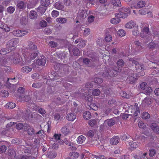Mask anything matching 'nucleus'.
<instances>
[{"label":"nucleus","instance_id":"nucleus-1","mask_svg":"<svg viewBox=\"0 0 159 159\" xmlns=\"http://www.w3.org/2000/svg\"><path fill=\"white\" fill-rule=\"evenodd\" d=\"M116 67L115 68H111V69L109 68H105V70L102 72L99 73V75H101L104 77H112L114 76L117 74L118 71V69Z\"/></svg>","mask_w":159,"mask_h":159},{"label":"nucleus","instance_id":"nucleus-2","mask_svg":"<svg viewBox=\"0 0 159 159\" xmlns=\"http://www.w3.org/2000/svg\"><path fill=\"white\" fill-rule=\"evenodd\" d=\"M45 92L44 91H36L34 93V96L39 100H43L45 98Z\"/></svg>","mask_w":159,"mask_h":159},{"label":"nucleus","instance_id":"nucleus-3","mask_svg":"<svg viewBox=\"0 0 159 159\" xmlns=\"http://www.w3.org/2000/svg\"><path fill=\"white\" fill-rule=\"evenodd\" d=\"M12 34L17 37L22 36L26 35L28 34L26 30H15L12 32Z\"/></svg>","mask_w":159,"mask_h":159},{"label":"nucleus","instance_id":"nucleus-4","mask_svg":"<svg viewBox=\"0 0 159 159\" xmlns=\"http://www.w3.org/2000/svg\"><path fill=\"white\" fill-rule=\"evenodd\" d=\"M17 44V40L15 39H12L9 41L8 43L6 45V47L7 49L11 50V51L14 49V47Z\"/></svg>","mask_w":159,"mask_h":159},{"label":"nucleus","instance_id":"nucleus-5","mask_svg":"<svg viewBox=\"0 0 159 159\" xmlns=\"http://www.w3.org/2000/svg\"><path fill=\"white\" fill-rule=\"evenodd\" d=\"M136 77V75L133 74L129 75L126 79L127 83L130 84H133L135 83L137 80V79L135 77Z\"/></svg>","mask_w":159,"mask_h":159},{"label":"nucleus","instance_id":"nucleus-6","mask_svg":"<svg viewBox=\"0 0 159 159\" xmlns=\"http://www.w3.org/2000/svg\"><path fill=\"white\" fill-rule=\"evenodd\" d=\"M150 127L156 134H159V126L157 123L153 122L151 124L149 125Z\"/></svg>","mask_w":159,"mask_h":159},{"label":"nucleus","instance_id":"nucleus-7","mask_svg":"<svg viewBox=\"0 0 159 159\" xmlns=\"http://www.w3.org/2000/svg\"><path fill=\"white\" fill-rule=\"evenodd\" d=\"M150 34L149 29L147 27H144L140 34V36L142 38L145 37Z\"/></svg>","mask_w":159,"mask_h":159},{"label":"nucleus","instance_id":"nucleus-8","mask_svg":"<svg viewBox=\"0 0 159 159\" xmlns=\"http://www.w3.org/2000/svg\"><path fill=\"white\" fill-rule=\"evenodd\" d=\"M61 72L63 73L65 75L67 74L69 72V66L66 64L61 65Z\"/></svg>","mask_w":159,"mask_h":159},{"label":"nucleus","instance_id":"nucleus-9","mask_svg":"<svg viewBox=\"0 0 159 159\" xmlns=\"http://www.w3.org/2000/svg\"><path fill=\"white\" fill-rule=\"evenodd\" d=\"M120 139V137L118 136H114L110 140L111 144L112 145H117L119 142Z\"/></svg>","mask_w":159,"mask_h":159},{"label":"nucleus","instance_id":"nucleus-10","mask_svg":"<svg viewBox=\"0 0 159 159\" xmlns=\"http://www.w3.org/2000/svg\"><path fill=\"white\" fill-rule=\"evenodd\" d=\"M119 11H120V12L115 14L116 17L125 18L128 16V14L127 13H126L123 11L122 12V11L120 10Z\"/></svg>","mask_w":159,"mask_h":159},{"label":"nucleus","instance_id":"nucleus-11","mask_svg":"<svg viewBox=\"0 0 159 159\" xmlns=\"http://www.w3.org/2000/svg\"><path fill=\"white\" fill-rule=\"evenodd\" d=\"M79 59L80 60H82L84 64V65H89L88 66L89 67H91L93 68L95 66L94 64L92 65L89 64L90 63H91V61H90V59L89 58H86L83 59L82 57H81Z\"/></svg>","mask_w":159,"mask_h":159},{"label":"nucleus","instance_id":"nucleus-12","mask_svg":"<svg viewBox=\"0 0 159 159\" xmlns=\"http://www.w3.org/2000/svg\"><path fill=\"white\" fill-rule=\"evenodd\" d=\"M54 7L56 9L59 10L63 11H65L66 10V9L64 8V6L62 5V3L61 2H56L54 5Z\"/></svg>","mask_w":159,"mask_h":159},{"label":"nucleus","instance_id":"nucleus-13","mask_svg":"<svg viewBox=\"0 0 159 159\" xmlns=\"http://www.w3.org/2000/svg\"><path fill=\"white\" fill-rule=\"evenodd\" d=\"M75 113H69L67 115L66 118L69 121H73L76 118Z\"/></svg>","mask_w":159,"mask_h":159},{"label":"nucleus","instance_id":"nucleus-14","mask_svg":"<svg viewBox=\"0 0 159 159\" xmlns=\"http://www.w3.org/2000/svg\"><path fill=\"white\" fill-rule=\"evenodd\" d=\"M46 58L44 57H41L39 58L37 60V62L39 65L44 66L46 62Z\"/></svg>","mask_w":159,"mask_h":159},{"label":"nucleus","instance_id":"nucleus-15","mask_svg":"<svg viewBox=\"0 0 159 159\" xmlns=\"http://www.w3.org/2000/svg\"><path fill=\"white\" fill-rule=\"evenodd\" d=\"M105 122L107 123L109 126L111 127L115 125L116 121L113 119H110L105 120Z\"/></svg>","mask_w":159,"mask_h":159},{"label":"nucleus","instance_id":"nucleus-16","mask_svg":"<svg viewBox=\"0 0 159 159\" xmlns=\"http://www.w3.org/2000/svg\"><path fill=\"white\" fill-rule=\"evenodd\" d=\"M32 68L28 66H25L22 67L21 70V71L22 72L26 73L30 72Z\"/></svg>","mask_w":159,"mask_h":159},{"label":"nucleus","instance_id":"nucleus-17","mask_svg":"<svg viewBox=\"0 0 159 159\" xmlns=\"http://www.w3.org/2000/svg\"><path fill=\"white\" fill-rule=\"evenodd\" d=\"M56 56L58 59L62 60L66 57V54L63 52H57L56 53Z\"/></svg>","mask_w":159,"mask_h":159},{"label":"nucleus","instance_id":"nucleus-18","mask_svg":"<svg viewBox=\"0 0 159 159\" xmlns=\"http://www.w3.org/2000/svg\"><path fill=\"white\" fill-rule=\"evenodd\" d=\"M111 4L114 6L116 7H120L121 4L120 0H111Z\"/></svg>","mask_w":159,"mask_h":159},{"label":"nucleus","instance_id":"nucleus-19","mask_svg":"<svg viewBox=\"0 0 159 159\" xmlns=\"http://www.w3.org/2000/svg\"><path fill=\"white\" fill-rule=\"evenodd\" d=\"M38 16L37 12L34 11H31L30 13V17L31 19H35Z\"/></svg>","mask_w":159,"mask_h":159},{"label":"nucleus","instance_id":"nucleus-20","mask_svg":"<svg viewBox=\"0 0 159 159\" xmlns=\"http://www.w3.org/2000/svg\"><path fill=\"white\" fill-rule=\"evenodd\" d=\"M40 3L42 6L47 7L50 4V0H41Z\"/></svg>","mask_w":159,"mask_h":159},{"label":"nucleus","instance_id":"nucleus-21","mask_svg":"<svg viewBox=\"0 0 159 159\" xmlns=\"http://www.w3.org/2000/svg\"><path fill=\"white\" fill-rule=\"evenodd\" d=\"M17 8L19 9H23L25 7V3L22 1H18L16 5Z\"/></svg>","mask_w":159,"mask_h":159},{"label":"nucleus","instance_id":"nucleus-22","mask_svg":"<svg viewBox=\"0 0 159 159\" xmlns=\"http://www.w3.org/2000/svg\"><path fill=\"white\" fill-rule=\"evenodd\" d=\"M135 25V23L133 21H131L126 23L125 24V26L126 28L131 29L134 27Z\"/></svg>","mask_w":159,"mask_h":159},{"label":"nucleus","instance_id":"nucleus-23","mask_svg":"<svg viewBox=\"0 0 159 159\" xmlns=\"http://www.w3.org/2000/svg\"><path fill=\"white\" fill-rule=\"evenodd\" d=\"M67 21V19L65 18L59 17L57 19V22L61 24L66 23Z\"/></svg>","mask_w":159,"mask_h":159},{"label":"nucleus","instance_id":"nucleus-24","mask_svg":"<svg viewBox=\"0 0 159 159\" xmlns=\"http://www.w3.org/2000/svg\"><path fill=\"white\" fill-rule=\"evenodd\" d=\"M133 64H134L135 67L136 69H140L141 70H143V69L142 67V66L139 65V63L137 61L135 60L134 59L133 60V61L131 62Z\"/></svg>","mask_w":159,"mask_h":159},{"label":"nucleus","instance_id":"nucleus-25","mask_svg":"<svg viewBox=\"0 0 159 159\" xmlns=\"http://www.w3.org/2000/svg\"><path fill=\"white\" fill-rule=\"evenodd\" d=\"M11 52V50L7 49L6 47V48H3L0 51V54L3 55Z\"/></svg>","mask_w":159,"mask_h":159},{"label":"nucleus","instance_id":"nucleus-26","mask_svg":"<svg viewBox=\"0 0 159 159\" xmlns=\"http://www.w3.org/2000/svg\"><path fill=\"white\" fill-rule=\"evenodd\" d=\"M86 139L85 137L83 135H80L78 137L77 139V142L79 144H81Z\"/></svg>","mask_w":159,"mask_h":159},{"label":"nucleus","instance_id":"nucleus-27","mask_svg":"<svg viewBox=\"0 0 159 159\" xmlns=\"http://www.w3.org/2000/svg\"><path fill=\"white\" fill-rule=\"evenodd\" d=\"M83 116L84 118L86 120L89 119L90 118L91 114L89 111H86L84 112Z\"/></svg>","mask_w":159,"mask_h":159},{"label":"nucleus","instance_id":"nucleus-28","mask_svg":"<svg viewBox=\"0 0 159 159\" xmlns=\"http://www.w3.org/2000/svg\"><path fill=\"white\" fill-rule=\"evenodd\" d=\"M47 8L46 7L42 6L41 5L38 8V11H39L41 14H43Z\"/></svg>","mask_w":159,"mask_h":159},{"label":"nucleus","instance_id":"nucleus-29","mask_svg":"<svg viewBox=\"0 0 159 159\" xmlns=\"http://www.w3.org/2000/svg\"><path fill=\"white\" fill-rule=\"evenodd\" d=\"M89 124L91 127H94L97 124V120L95 119L90 120L89 121Z\"/></svg>","mask_w":159,"mask_h":159},{"label":"nucleus","instance_id":"nucleus-30","mask_svg":"<svg viewBox=\"0 0 159 159\" xmlns=\"http://www.w3.org/2000/svg\"><path fill=\"white\" fill-rule=\"evenodd\" d=\"M28 43L29 48L30 49H35L37 48V46L32 42L30 41H29L28 42Z\"/></svg>","mask_w":159,"mask_h":159},{"label":"nucleus","instance_id":"nucleus-31","mask_svg":"<svg viewBox=\"0 0 159 159\" xmlns=\"http://www.w3.org/2000/svg\"><path fill=\"white\" fill-rule=\"evenodd\" d=\"M55 102L57 105H61L64 103V102L62 101L60 97H57L56 99Z\"/></svg>","mask_w":159,"mask_h":159},{"label":"nucleus","instance_id":"nucleus-32","mask_svg":"<svg viewBox=\"0 0 159 159\" xmlns=\"http://www.w3.org/2000/svg\"><path fill=\"white\" fill-rule=\"evenodd\" d=\"M16 106V105L15 103L11 102H9L6 105V107L10 109L14 108Z\"/></svg>","mask_w":159,"mask_h":159},{"label":"nucleus","instance_id":"nucleus-33","mask_svg":"<svg viewBox=\"0 0 159 159\" xmlns=\"http://www.w3.org/2000/svg\"><path fill=\"white\" fill-rule=\"evenodd\" d=\"M73 53L75 56H80V51L78 48H74L72 50Z\"/></svg>","mask_w":159,"mask_h":159},{"label":"nucleus","instance_id":"nucleus-34","mask_svg":"<svg viewBox=\"0 0 159 159\" xmlns=\"http://www.w3.org/2000/svg\"><path fill=\"white\" fill-rule=\"evenodd\" d=\"M119 18L116 17L112 19L111 20V22L113 24H117L119 23L120 21Z\"/></svg>","mask_w":159,"mask_h":159},{"label":"nucleus","instance_id":"nucleus-35","mask_svg":"<svg viewBox=\"0 0 159 159\" xmlns=\"http://www.w3.org/2000/svg\"><path fill=\"white\" fill-rule=\"evenodd\" d=\"M27 133L29 135H32L34 134V129L29 126L28 129L27 130Z\"/></svg>","mask_w":159,"mask_h":159},{"label":"nucleus","instance_id":"nucleus-36","mask_svg":"<svg viewBox=\"0 0 159 159\" xmlns=\"http://www.w3.org/2000/svg\"><path fill=\"white\" fill-rule=\"evenodd\" d=\"M142 118L143 119H147L150 118L149 114L147 112H143L142 114Z\"/></svg>","mask_w":159,"mask_h":159},{"label":"nucleus","instance_id":"nucleus-37","mask_svg":"<svg viewBox=\"0 0 159 159\" xmlns=\"http://www.w3.org/2000/svg\"><path fill=\"white\" fill-rule=\"evenodd\" d=\"M93 82L98 84H100L102 83L103 80L102 79L96 77L94 78Z\"/></svg>","mask_w":159,"mask_h":159},{"label":"nucleus","instance_id":"nucleus-38","mask_svg":"<svg viewBox=\"0 0 159 159\" xmlns=\"http://www.w3.org/2000/svg\"><path fill=\"white\" fill-rule=\"evenodd\" d=\"M15 11V8L12 6H10L8 7L7 9V12L10 14L13 13Z\"/></svg>","mask_w":159,"mask_h":159},{"label":"nucleus","instance_id":"nucleus-39","mask_svg":"<svg viewBox=\"0 0 159 159\" xmlns=\"http://www.w3.org/2000/svg\"><path fill=\"white\" fill-rule=\"evenodd\" d=\"M152 92V89L151 87H148L146 89V90L144 93L145 94L149 95Z\"/></svg>","mask_w":159,"mask_h":159},{"label":"nucleus","instance_id":"nucleus-40","mask_svg":"<svg viewBox=\"0 0 159 159\" xmlns=\"http://www.w3.org/2000/svg\"><path fill=\"white\" fill-rule=\"evenodd\" d=\"M48 155L49 158L52 159L55 157H56L57 154L55 152H49V153H48Z\"/></svg>","mask_w":159,"mask_h":159},{"label":"nucleus","instance_id":"nucleus-41","mask_svg":"<svg viewBox=\"0 0 159 159\" xmlns=\"http://www.w3.org/2000/svg\"><path fill=\"white\" fill-rule=\"evenodd\" d=\"M152 99L151 98L146 97L143 100V102L146 105H150L151 103Z\"/></svg>","mask_w":159,"mask_h":159},{"label":"nucleus","instance_id":"nucleus-42","mask_svg":"<svg viewBox=\"0 0 159 159\" xmlns=\"http://www.w3.org/2000/svg\"><path fill=\"white\" fill-rule=\"evenodd\" d=\"M61 132L65 135L67 134L69 132V129L65 126H64L61 129Z\"/></svg>","mask_w":159,"mask_h":159},{"label":"nucleus","instance_id":"nucleus-43","mask_svg":"<svg viewBox=\"0 0 159 159\" xmlns=\"http://www.w3.org/2000/svg\"><path fill=\"white\" fill-rule=\"evenodd\" d=\"M20 23L23 25H25L27 23V20L25 17H22L20 20Z\"/></svg>","mask_w":159,"mask_h":159},{"label":"nucleus","instance_id":"nucleus-44","mask_svg":"<svg viewBox=\"0 0 159 159\" xmlns=\"http://www.w3.org/2000/svg\"><path fill=\"white\" fill-rule=\"evenodd\" d=\"M87 136L89 137L92 138L94 135V133L92 130H89L86 134Z\"/></svg>","mask_w":159,"mask_h":159},{"label":"nucleus","instance_id":"nucleus-45","mask_svg":"<svg viewBox=\"0 0 159 159\" xmlns=\"http://www.w3.org/2000/svg\"><path fill=\"white\" fill-rule=\"evenodd\" d=\"M157 46V44L154 42H151L148 44V47L149 49H153L156 47Z\"/></svg>","mask_w":159,"mask_h":159},{"label":"nucleus","instance_id":"nucleus-46","mask_svg":"<svg viewBox=\"0 0 159 159\" xmlns=\"http://www.w3.org/2000/svg\"><path fill=\"white\" fill-rule=\"evenodd\" d=\"M69 155L70 157H73L75 158H77L79 156V154L76 152H72L70 153Z\"/></svg>","mask_w":159,"mask_h":159},{"label":"nucleus","instance_id":"nucleus-47","mask_svg":"<svg viewBox=\"0 0 159 159\" xmlns=\"http://www.w3.org/2000/svg\"><path fill=\"white\" fill-rule=\"evenodd\" d=\"M100 94V91L98 89H95L93 90L92 94L96 96H98Z\"/></svg>","mask_w":159,"mask_h":159},{"label":"nucleus","instance_id":"nucleus-48","mask_svg":"<svg viewBox=\"0 0 159 159\" xmlns=\"http://www.w3.org/2000/svg\"><path fill=\"white\" fill-rule=\"evenodd\" d=\"M19 97H20L23 100L25 101L26 102H29L31 100V98H30V96L28 95H26L23 97L20 96Z\"/></svg>","mask_w":159,"mask_h":159},{"label":"nucleus","instance_id":"nucleus-49","mask_svg":"<svg viewBox=\"0 0 159 159\" xmlns=\"http://www.w3.org/2000/svg\"><path fill=\"white\" fill-rule=\"evenodd\" d=\"M137 6L139 8H142L145 6V2L143 1H140L138 2L137 4Z\"/></svg>","mask_w":159,"mask_h":159},{"label":"nucleus","instance_id":"nucleus-50","mask_svg":"<svg viewBox=\"0 0 159 159\" xmlns=\"http://www.w3.org/2000/svg\"><path fill=\"white\" fill-rule=\"evenodd\" d=\"M35 134L37 135L39 138H42V136H44V132L42 129H41L37 132Z\"/></svg>","mask_w":159,"mask_h":159},{"label":"nucleus","instance_id":"nucleus-51","mask_svg":"<svg viewBox=\"0 0 159 159\" xmlns=\"http://www.w3.org/2000/svg\"><path fill=\"white\" fill-rule=\"evenodd\" d=\"M117 34L120 36L123 37L125 36V31L121 29L118 31Z\"/></svg>","mask_w":159,"mask_h":159},{"label":"nucleus","instance_id":"nucleus-52","mask_svg":"<svg viewBox=\"0 0 159 159\" xmlns=\"http://www.w3.org/2000/svg\"><path fill=\"white\" fill-rule=\"evenodd\" d=\"M39 52H33L30 55V58L31 60H33L35 59L38 56Z\"/></svg>","mask_w":159,"mask_h":159},{"label":"nucleus","instance_id":"nucleus-53","mask_svg":"<svg viewBox=\"0 0 159 159\" xmlns=\"http://www.w3.org/2000/svg\"><path fill=\"white\" fill-rule=\"evenodd\" d=\"M116 63L118 66L122 67L124 66V62L123 60L120 59L117 61Z\"/></svg>","mask_w":159,"mask_h":159},{"label":"nucleus","instance_id":"nucleus-54","mask_svg":"<svg viewBox=\"0 0 159 159\" xmlns=\"http://www.w3.org/2000/svg\"><path fill=\"white\" fill-rule=\"evenodd\" d=\"M149 155L151 157H152L154 156L156 154V151L154 149H150L149 150Z\"/></svg>","mask_w":159,"mask_h":159},{"label":"nucleus","instance_id":"nucleus-55","mask_svg":"<svg viewBox=\"0 0 159 159\" xmlns=\"http://www.w3.org/2000/svg\"><path fill=\"white\" fill-rule=\"evenodd\" d=\"M90 107L91 109L93 110H97L98 109V106L93 103H91Z\"/></svg>","mask_w":159,"mask_h":159},{"label":"nucleus","instance_id":"nucleus-56","mask_svg":"<svg viewBox=\"0 0 159 159\" xmlns=\"http://www.w3.org/2000/svg\"><path fill=\"white\" fill-rule=\"evenodd\" d=\"M87 13L85 11L82 10L80 13V16L83 18H85L86 16Z\"/></svg>","mask_w":159,"mask_h":159},{"label":"nucleus","instance_id":"nucleus-57","mask_svg":"<svg viewBox=\"0 0 159 159\" xmlns=\"http://www.w3.org/2000/svg\"><path fill=\"white\" fill-rule=\"evenodd\" d=\"M8 155L11 157H13L15 155V152L13 149H10L8 150Z\"/></svg>","mask_w":159,"mask_h":159},{"label":"nucleus","instance_id":"nucleus-58","mask_svg":"<svg viewBox=\"0 0 159 159\" xmlns=\"http://www.w3.org/2000/svg\"><path fill=\"white\" fill-rule=\"evenodd\" d=\"M86 44L85 43L84 41L81 39L79 43L78 44V47L80 48H82L84 47Z\"/></svg>","mask_w":159,"mask_h":159},{"label":"nucleus","instance_id":"nucleus-59","mask_svg":"<svg viewBox=\"0 0 159 159\" xmlns=\"http://www.w3.org/2000/svg\"><path fill=\"white\" fill-rule=\"evenodd\" d=\"M138 126L139 128L145 129L146 127V125L142 121H140L138 123Z\"/></svg>","mask_w":159,"mask_h":159},{"label":"nucleus","instance_id":"nucleus-60","mask_svg":"<svg viewBox=\"0 0 159 159\" xmlns=\"http://www.w3.org/2000/svg\"><path fill=\"white\" fill-rule=\"evenodd\" d=\"M138 26L135 27V28L132 31V33L134 35L136 36L139 34V31H138Z\"/></svg>","mask_w":159,"mask_h":159},{"label":"nucleus","instance_id":"nucleus-61","mask_svg":"<svg viewBox=\"0 0 159 159\" xmlns=\"http://www.w3.org/2000/svg\"><path fill=\"white\" fill-rule=\"evenodd\" d=\"M120 10H121L122 11L124 12H125L126 13H127L128 14H129V13L130 11V9H129V7H126V8H122L121 9H120Z\"/></svg>","mask_w":159,"mask_h":159},{"label":"nucleus","instance_id":"nucleus-62","mask_svg":"<svg viewBox=\"0 0 159 159\" xmlns=\"http://www.w3.org/2000/svg\"><path fill=\"white\" fill-rule=\"evenodd\" d=\"M8 92L5 90H2L1 91V95L4 97H6L8 96Z\"/></svg>","mask_w":159,"mask_h":159},{"label":"nucleus","instance_id":"nucleus-63","mask_svg":"<svg viewBox=\"0 0 159 159\" xmlns=\"http://www.w3.org/2000/svg\"><path fill=\"white\" fill-rule=\"evenodd\" d=\"M39 25L41 27H44L47 25V23L45 20H42L40 22Z\"/></svg>","mask_w":159,"mask_h":159},{"label":"nucleus","instance_id":"nucleus-64","mask_svg":"<svg viewBox=\"0 0 159 159\" xmlns=\"http://www.w3.org/2000/svg\"><path fill=\"white\" fill-rule=\"evenodd\" d=\"M24 127V125L22 123H19L16 125V128L19 130L22 129Z\"/></svg>","mask_w":159,"mask_h":159}]
</instances>
